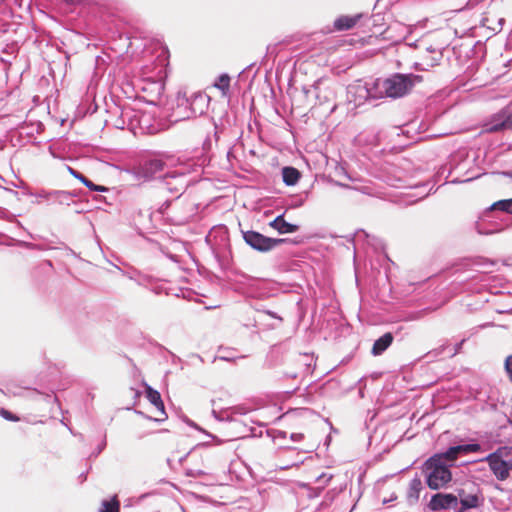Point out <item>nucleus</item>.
I'll use <instances>...</instances> for the list:
<instances>
[{"mask_svg":"<svg viewBox=\"0 0 512 512\" xmlns=\"http://www.w3.org/2000/svg\"><path fill=\"white\" fill-rule=\"evenodd\" d=\"M481 450L478 443H470L449 447L443 453H437L427 459L423 465L426 483L432 490L443 488L452 479L450 467L454 465L459 455L476 453Z\"/></svg>","mask_w":512,"mask_h":512,"instance_id":"1","label":"nucleus"},{"mask_svg":"<svg viewBox=\"0 0 512 512\" xmlns=\"http://www.w3.org/2000/svg\"><path fill=\"white\" fill-rule=\"evenodd\" d=\"M421 80L419 75L395 73L383 80L381 87L386 97L396 99L408 94Z\"/></svg>","mask_w":512,"mask_h":512,"instance_id":"2","label":"nucleus"},{"mask_svg":"<svg viewBox=\"0 0 512 512\" xmlns=\"http://www.w3.org/2000/svg\"><path fill=\"white\" fill-rule=\"evenodd\" d=\"M191 182L190 174L185 167L167 172L162 177V183L175 198H179Z\"/></svg>","mask_w":512,"mask_h":512,"instance_id":"3","label":"nucleus"},{"mask_svg":"<svg viewBox=\"0 0 512 512\" xmlns=\"http://www.w3.org/2000/svg\"><path fill=\"white\" fill-rule=\"evenodd\" d=\"M243 238L251 248L260 252H268L286 242V239L270 238L253 230L243 232Z\"/></svg>","mask_w":512,"mask_h":512,"instance_id":"4","label":"nucleus"},{"mask_svg":"<svg viewBox=\"0 0 512 512\" xmlns=\"http://www.w3.org/2000/svg\"><path fill=\"white\" fill-rule=\"evenodd\" d=\"M165 167V162L159 158H151L142 161L132 170L136 179L141 181H150L156 177L159 172H162Z\"/></svg>","mask_w":512,"mask_h":512,"instance_id":"5","label":"nucleus"},{"mask_svg":"<svg viewBox=\"0 0 512 512\" xmlns=\"http://www.w3.org/2000/svg\"><path fill=\"white\" fill-rule=\"evenodd\" d=\"M375 87H369L367 83L357 81L348 87V99L355 106H361L369 99H376Z\"/></svg>","mask_w":512,"mask_h":512,"instance_id":"6","label":"nucleus"},{"mask_svg":"<svg viewBox=\"0 0 512 512\" xmlns=\"http://www.w3.org/2000/svg\"><path fill=\"white\" fill-rule=\"evenodd\" d=\"M485 460L488 462L491 471L498 480L504 481L509 477L510 471L512 470V459H502L500 450L489 454Z\"/></svg>","mask_w":512,"mask_h":512,"instance_id":"7","label":"nucleus"},{"mask_svg":"<svg viewBox=\"0 0 512 512\" xmlns=\"http://www.w3.org/2000/svg\"><path fill=\"white\" fill-rule=\"evenodd\" d=\"M468 492L465 488L457 491V497L461 504V511L477 508L484 502V497L478 488Z\"/></svg>","mask_w":512,"mask_h":512,"instance_id":"8","label":"nucleus"},{"mask_svg":"<svg viewBox=\"0 0 512 512\" xmlns=\"http://www.w3.org/2000/svg\"><path fill=\"white\" fill-rule=\"evenodd\" d=\"M458 505V497L453 494L437 493L432 496L428 506L432 511L456 508Z\"/></svg>","mask_w":512,"mask_h":512,"instance_id":"9","label":"nucleus"},{"mask_svg":"<svg viewBox=\"0 0 512 512\" xmlns=\"http://www.w3.org/2000/svg\"><path fill=\"white\" fill-rule=\"evenodd\" d=\"M512 127V113L508 111H503L500 114H498L492 123L490 124V127L488 128L491 132H498L505 129H509Z\"/></svg>","mask_w":512,"mask_h":512,"instance_id":"10","label":"nucleus"},{"mask_svg":"<svg viewBox=\"0 0 512 512\" xmlns=\"http://www.w3.org/2000/svg\"><path fill=\"white\" fill-rule=\"evenodd\" d=\"M269 225L280 234L294 233L299 230L298 225L285 221L284 214L278 215Z\"/></svg>","mask_w":512,"mask_h":512,"instance_id":"11","label":"nucleus"},{"mask_svg":"<svg viewBox=\"0 0 512 512\" xmlns=\"http://www.w3.org/2000/svg\"><path fill=\"white\" fill-rule=\"evenodd\" d=\"M394 336L392 333L387 332L378 338L372 347L371 353L374 356L381 355L384 351L388 349V347L392 344Z\"/></svg>","mask_w":512,"mask_h":512,"instance_id":"12","label":"nucleus"},{"mask_svg":"<svg viewBox=\"0 0 512 512\" xmlns=\"http://www.w3.org/2000/svg\"><path fill=\"white\" fill-rule=\"evenodd\" d=\"M361 17L362 14H356L353 16H341L335 20L334 27L338 31L349 30L358 23Z\"/></svg>","mask_w":512,"mask_h":512,"instance_id":"13","label":"nucleus"},{"mask_svg":"<svg viewBox=\"0 0 512 512\" xmlns=\"http://www.w3.org/2000/svg\"><path fill=\"white\" fill-rule=\"evenodd\" d=\"M145 392H146V397L149 400V402L152 405H154L159 411H161V413L164 415V418L162 419V420H164L167 417V415L165 413V407H164V403L161 399L160 393L148 385H146Z\"/></svg>","mask_w":512,"mask_h":512,"instance_id":"14","label":"nucleus"},{"mask_svg":"<svg viewBox=\"0 0 512 512\" xmlns=\"http://www.w3.org/2000/svg\"><path fill=\"white\" fill-rule=\"evenodd\" d=\"M69 173L75 177L76 179L80 180L89 190L96 191V192H106L108 191V188L102 185H96L91 180L86 178L82 173L78 172L77 170L68 167Z\"/></svg>","mask_w":512,"mask_h":512,"instance_id":"15","label":"nucleus"},{"mask_svg":"<svg viewBox=\"0 0 512 512\" xmlns=\"http://www.w3.org/2000/svg\"><path fill=\"white\" fill-rule=\"evenodd\" d=\"M282 177L286 185L292 186L298 182L300 172L294 167L287 166L282 169Z\"/></svg>","mask_w":512,"mask_h":512,"instance_id":"16","label":"nucleus"},{"mask_svg":"<svg viewBox=\"0 0 512 512\" xmlns=\"http://www.w3.org/2000/svg\"><path fill=\"white\" fill-rule=\"evenodd\" d=\"M46 195H53V199H55L59 204H70L72 198L76 196L73 192L62 191V190H54L50 191Z\"/></svg>","mask_w":512,"mask_h":512,"instance_id":"17","label":"nucleus"},{"mask_svg":"<svg viewBox=\"0 0 512 512\" xmlns=\"http://www.w3.org/2000/svg\"><path fill=\"white\" fill-rule=\"evenodd\" d=\"M491 210H500L509 214H512V198L499 200L493 203L490 207Z\"/></svg>","mask_w":512,"mask_h":512,"instance_id":"18","label":"nucleus"},{"mask_svg":"<svg viewBox=\"0 0 512 512\" xmlns=\"http://www.w3.org/2000/svg\"><path fill=\"white\" fill-rule=\"evenodd\" d=\"M422 490V481L420 478L415 477L409 483V497H414L418 499L419 493Z\"/></svg>","mask_w":512,"mask_h":512,"instance_id":"19","label":"nucleus"},{"mask_svg":"<svg viewBox=\"0 0 512 512\" xmlns=\"http://www.w3.org/2000/svg\"><path fill=\"white\" fill-rule=\"evenodd\" d=\"M120 510V503L116 496L112 498L111 501L104 500L102 502V508L100 509V512H119Z\"/></svg>","mask_w":512,"mask_h":512,"instance_id":"20","label":"nucleus"},{"mask_svg":"<svg viewBox=\"0 0 512 512\" xmlns=\"http://www.w3.org/2000/svg\"><path fill=\"white\" fill-rule=\"evenodd\" d=\"M215 87L220 89L223 94H227V92L229 91V87H230V77H229V75L222 74L218 78V81L216 82Z\"/></svg>","mask_w":512,"mask_h":512,"instance_id":"21","label":"nucleus"},{"mask_svg":"<svg viewBox=\"0 0 512 512\" xmlns=\"http://www.w3.org/2000/svg\"><path fill=\"white\" fill-rule=\"evenodd\" d=\"M331 479H332V475H327V474L323 473L317 477L316 482H318L320 484L321 488H324Z\"/></svg>","mask_w":512,"mask_h":512,"instance_id":"22","label":"nucleus"},{"mask_svg":"<svg viewBox=\"0 0 512 512\" xmlns=\"http://www.w3.org/2000/svg\"><path fill=\"white\" fill-rule=\"evenodd\" d=\"M0 414L3 418H5L6 420H10V421H17L18 420V417L15 416L14 414H12L10 411L8 410H5L4 408H2L0 410Z\"/></svg>","mask_w":512,"mask_h":512,"instance_id":"23","label":"nucleus"},{"mask_svg":"<svg viewBox=\"0 0 512 512\" xmlns=\"http://www.w3.org/2000/svg\"><path fill=\"white\" fill-rule=\"evenodd\" d=\"M505 370L508 373L510 380L512 381V355L508 356L505 360Z\"/></svg>","mask_w":512,"mask_h":512,"instance_id":"24","label":"nucleus"},{"mask_svg":"<svg viewBox=\"0 0 512 512\" xmlns=\"http://www.w3.org/2000/svg\"><path fill=\"white\" fill-rule=\"evenodd\" d=\"M204 474L205 473L202 470H192V469L186 470V475L190 476V477H199V476H203Z\"/></svg>","mask_w":512,"mask_h":512,"instance_id":"25","label":"nucleus"},{"mask_svg":"<svg viewBox=\"0 0 512 512\" xmlns=\"http://www.w3.org/2000/svg\"><path fill=\"white\" fill-rule=\"evenodd\" d=\"M476 231L480 235H490V234L494 233L493 230L482 229L481 226L478 223L476 224Z\"/></svg>","mask_w":512,"mask_h":512,"instance_id":"26","label":"nucleus"},{"mask_svg":"<svg viewBox=\"0 0 512 512\" xmlns=\"http://www.w3.org/2000/svg\"><path fill=\"white\" fill-rule=\"evenodd\" d=\"M303 437H304V436H303V434H301V433H292V434L290 435V439H291L292 441H295V442H299V441H301V440L303 439Z\"/></svg>","mask_w":512,"mask_h":512,"instance_id":"27","label":"nucleus"},{"mask_svg":"<svg viewBox=\"0 0 512 512\" xmlns=\"http://www.w3.org/2000/svg\"><path fill=\"white\" fill-rule=\"evenodd\" d=\"M48 192L46 191H41L37 194L38 197L40 198H44V199H50V198H53V195H46Z\"/></svg>","mask_w":512,"mask_h":512,"instance_id":"28","label":"nucleus"},{"mask_svg":"<svg viewBox=\"0 0 512 512\" xmlns=\"http://www.w3.org/2000/svg\"><path fill=\"white\" fill-rule=\"evenodd\" d=\"M267 313H268V315H270V316H271V317H273V318L281 319L280 317H278V316L276 315V313H274V312H272V311H268Z\"/></svg>","mask_w":512,"mask_h":512,"instance_id":"29","label":"nucleus"},{"mask_svg":"<svg viewBox=\"0 0 512 512\" xmlns=\"http://www.w3.org/2000/svg\"><path fill=\"white\" fill-rule=\"evenodd\" d=\"M504 174H505L506 176H508V177L512 178V172H505Z\"/></svg>","mask_w":512,"mask_h":512,"instance_id":"30","label":"nucleus"},{"mask_svg":"<svg viewBox=\"0 0 512 512\" xmlns=\"http://www.w3.org/2000/svg\"><path fill=\"white\" fill-rule=\"evenodd\" d=\"M104 446H105V442L102 445H99V452L103 449Z\"/></svg>","mask_w":512,"mask_h":512,"instance_id":"31","label":"nucleus"}]
</instances>
